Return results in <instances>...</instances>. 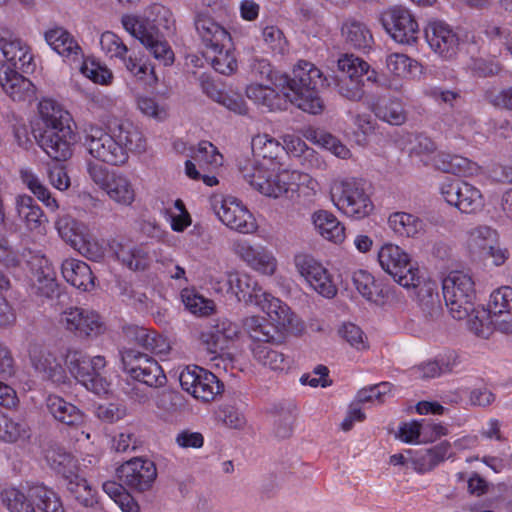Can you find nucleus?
Returning <instances> with one entry per match:
<instances>
[{"mask_svg": "<svg viewBox=\"0 0 512 512\" xmlns=\"http://www.w3.org/2000/svg\"><path fill=\"white\" fill-rule=\"evenodd\" d=\"M82 144L96 160L119 166L127 162L130 152L145 151L146 144L139 128L129 120H119L108 127L88 124L82 131Z\"/></svg>", "mask_w": 512, "mask_h": 512, "instance_id": "1", "label": "nucleus"}, {"mask_svg": "<svg viewBox=\"0 0 512 512\" xmlns=\"http://www.w3.org/2000/svg\"><path fill=\"white\" fill-rule=\"evenodd\" d=\"M43 127L33 130V137L47 155L56 161H65L71 154L75 135L70 126V115L51 99L38 105Z\"/></svg>", "mask_w": 512, "mask_h": 512, "instance_id": "2", "label": "nucleus"}, {"mask_svg": "<svg viewBox=\"0 0 512 512\" xmlns=\"http://www.w3.org/2000/svg\"><path fill=\"white\" fill-rule=\"evenodd\" d=\"M442 290L451 316L456 320L468 318L470 330L479 337H487L488 315L484 309L475 308L476 292L472 277L461 271H452L443 279Z\"/></svg>", "mask_w": 512, "mask_h": 512, "instance_id": "3", "label": "nucleus"}, {"mask_svg": "<svg viewBox=\"0 0 512 512\" xmlns=\"http://www.w3.org/2000/svg\"><path fill=\"white\" fill-rule=\"evenodd\" d=\"M322 72L313 63L299 60L292 70V75L279 76L276 87L281 89L284 97L292 104L309 114H320L324 102L317 91V84L322 80Z\"/></svg>", "mask_w": 512, "mask_h": 512, "instance_id": "4", "label": "nucleus"}, {"mask_svg": "<svg viewBox=\"0 0 512 512\" xmlns=\"http://www.w3.org/2000/svg\"><path fill=\"white\" fill-rule=\"evenodd\" d=\"M337 67L341 75L325 77L327 86L333 87L343 98L358 102L364 96L365 81L376 82L377 73L370 70L367 62L355 57L353 54H344L337 61Z\"/></svg>", "mask_w": 512, "mask_h": 512, "instance_id": "5", "label": "nucleus"}, {"mask_svg": "<svg viewBox=\"0 0 512 512\" xmlns=\"http://www.w3.org/2000/svg\"><path fill=\"white\" fill-rule=\"evenodd\" d=\"M1 498L9 512H64L58 495L40 484L30 486L26 493L16 488L5 489Z\"/></svg>", "mask_w": 512, "mask_h": 512, "instance_id": "6", "label": "nucleus"}, {"mask_svg": "<svg viewBox=\"0 0 512 512\" xmlns=\"http://www.w3.org/2000/svg\"><path fill=\"white\" fill-rule=\"evenodd\" d=\"M365 183L362 179L345 178L336 180L330 187L333 204L345 215L361 219L373 210V203L365 192Z\"/></svg>", "mask_w": 512, "mask_h": 512, "instance_id": "7", "label": "nucleus"}, {"mask_svg": "<svg viewBox=\"0 0 512 512\" xmlns=\"http://www.w3.org/2000/svg\"><path fill=\"white\" fill-rule=\"evenodd\" d=\"M65 365L69 373L87 390L98 395L107 393L109 383L102 376L106 366L103 356L90 357L80 350L68 349Z\"/></svg>", "mask_w": 512, "mask_h": 512, "instance_id": "8", "label": "nucleus"}, {"mask_svg": "<svg viewBox=\"0 0 512 512\" xmlns=\"http://www.w3.org/2000/svg\"><path fill=\"white\" fill-rule=\"evenodd\" d=\"M122 25L156 60L164 66L173 64L174 52L153 21L127 15L122 18Z\"/></svg>", "mask_w": 512, "mask_h": 512, "instance_id": "9", "label": "nucleus"}, {"mask_svg": "<svg viewBox=\"0 0 512 512\" xmlns=\"http://www.w3.org/2000/svg\"><path fill=\"white\" fill-rule=\"evenodd\" d=\"M378 261L382 269L404 288L409 289L419 281L418 268L411 263L409 255L397 245H383L378 252Z\"/></svg>", "mask_w": 512, "mask_h": 512, "instance_id": "10", "label": "nucleus"}, {"mask_svg": "<svg viewBox=\"0 0 512 512\" xmlns=\"http://www.w3.org/2000/svg\"><path fill=\"white\" fill-rule=\"evenodd\" d=\"M124 370L134 380L149 387H163L167 378L158 362L145 353L134 349H125L121 352Z\"/></svg>", "mask_w": 512, "mask_h": 512, "instance_id": "11", "label": "nucleus"}, {"mask_svg": "<svg viewBox=\"0 0 512 512\" xmlns=\"http://www.w3.org/2000/svg\"><path fill=\"white\" fill-rule=\"evenodd\" d=\"M180 385L203 402L214 400L223 391V384L212 372L197 365L186 366L179 375Z\"/></svg>", "mask_w": 512, "mask_h": 512, "instance_id": "12", "label": "nucleus"}, {"mask_svg": "<svg viewBox=\"0 0 512 512\" xmlns=\"http://www.w3.org/2000/svg\"><path fill=\"white\" fill-rule=\"evenodd\" d=\"M380 22L395 42L403 45H412L417 42L419 26L406 8L401 6L388 8L381 13Z\"/></svg>", "mask_w": 512, "mask_h": 512, "instance_id": "13", "label": "nucleus"}, {"mask_svg": "<svg viewBox=\"0 0 512 512\" xmlns=\"http://www.w3.org/2000/svg\"><path fill=\"white\" fill-rule=\"evenodd\" d=\"M440 193L448 204L463 213H474L483 206L480 190L459 179H445L440 185Z\"/></svg>", "mask_w": 512, "mask_h": 512, "instance_id": "14", "label": "nucleus"}, {"mask_svg": "<svg viewBox=\"0 0 512 512\" xmlns=\"http://www.w3.org/2000/svg\"><path fill=\"white\" fill-rule=\"evenodd\" d=\"M294 264L299 274L318 294L329 299L336 296L337 287L331 275L313 256L305 253L296 254Z\"/></svg>", "mask_w": 512, "mask_h": 512, "instance_id": "15", "label": "nucleus"}, {"mask_svg": "<svg viewBox=\"0 0 512 512\" xmlns=\"http://www.w3.org/2000/svg\"><path fill=\"white\" fill-rule=\"evenodd\" d=\"M117 476L128 489L144 492L152 487L157 477V469L153 461L135 457L117 469Z\"/></svg>", "mask_w": 512, "mask_h": 512, "instance_id": "16", "label": "nucleus"}, {"mask_svg": "<svg viewBox=\"0 0 512 512\" xmlns=\"http://www.w3.org/2000/svg\"><path fill=\"white\" fill-rule=\"evenodd\" d=\"M60 322L80 338H94L105 331L101 317L94 311L81 307H70L61 314Z\"/></svg>", "mask_w": 512, "mask_h": 512, "instance_id": "17", "label": "nucleus"}, {"mask_svg": "<svg viewBox=\"0 0 512 512\" xmlns=\"http://www.w3.org/2000/svg\"><path fill=\"white\" fill-rule=\"evenodd\" d=\"M238 334V327L228 319H216L201 328L198 340L204 349L212 355L221 354L230 340Z\"/></svg>", "mask_w": 512, "mask_h": 512, "instance_id": "18", "label": "nucleus"}, {"mask_svg": "<svg viewBox=\"0 0 512 512\" xmlns=\"http://www.w3.org/2000/svg\"><path fill=\"white\" fill-rule=\"evenodd\" d=\"M425 38L430 48L445 60L453 59L459 50L458 34L443 21H431L425 28Z\"/></svg>", "mask_w": 512, "mask_h": 512, "instance_id": "19", "label": "nucleus"}, {"mask_svg": "<svg viewBox=\"0 0 512 512\" xmlns=\"http://www.w3.org/2000/svg\"><path fill=\"white\" fill-rule=\"evenodd\" d=\"M219 220L232 230L243 234L252 233L257 226L253 215L236 198L227 197L214 205Z\"/></svg>", "mask_w": 512, "mask_h": 512, "instance_id": "20", "label": "nucleus"}, {"mask_svg": "<svg viewBox=\"0 0 512 512\" xmlns=\"http://www.w3.org/2000/svg\"><path fill=\"white\" fill-rule=\"evenodd\" d=\"M488 307L490 323L503 333H512V288L502 286L494 290Z\"/></svg>", "mask_w": 512, "mask_h": 512, "instance_id": "21", "label": "nucleus"}, {"mask_svg": "<svg viewBox=\"0 0 512 512\" xmlns=\"http://www.w3.org/2000/svg\"><path fill=\"white\" fill-rule=\"evenodd\" d=\"M17 70L9 64H0V86L13 101L30 102L35 98V86Z\"/></svg>", "mask_w": 512, "mask_h": 512, "instance_id": "22", "label": "nucleus"}, {"mask_svg": "<svg viewBox=\"0 0 512 512\" xmlns=\"http://www.w3.org/2000/svg\"><path fill=\"white\" fill-rule=\"evenodd\" d=\"M0 49L7 62L13 69L21 70L25 73L33 71V55L30 47L20 38L15 37L9 32L0 34Z\"/></svg>", "mask_w": 512, "mask_h": 512, "instance_id": "23", "label": "nucleus"}, {"mask_svg": "<svg viewBox=\"0 0 512 512\" xmlns=\"http://www.w3.org/2000/svg\"><path fill=\"white\" fill-rule=\"evenodd\" d=\"M44 39L65 60L79 63L83 58L82 48L74 36L62 26H54L45 31Z\"/></svg>", "mask_w": 512, "mask_h": 512, "instance_id": "24", "label": "nucleus"}, {"mask_svg": "<svg viewBox=\"0 0 512 512\" xmlns=\"http://www.w3.org/2000/svg\"><path fill=\"white\" fill-rule=\"evenodd\" d=\"M30 359L33 368L44 380H49L55 384L66 382V369L52 352L46 349L33 348L30 351Z\"/></svg>", "mask_w": 512, "mask_h": 512, "instance_id": "25", "label": "nucleus"}, {"mask_svg": "<svg viewBox=\"0 0 512 512\" xmlns=\"http://www.w3.org/2000/svg\"><path fill=\"white\" fill-rule=\"evenodd\" d=\"M243 327L252 344H281L284 340V330L260 316L245 318Z\"/></svg>", "mask_w": 512, "mask_h": 512, "instance_id": "26", "label": "nucleus"}, {"mask_svg": "<svg viewBox=\"0 0 512 512\" xmlns=\"http://www.w3.org/2000/svg\"><path fill=\"white\" fill-rule=\"evenodd\" d=\"M229 290L235 294L238 301L245 304L258 305L266 292L258 282L245 273H229L227 275Z\"/></svg>", "mask_w": 512, "mask_h": 512, "instance_id": "27", "label": "nucleus"}, {"mask_svg": "<svg viewBox=\"0 0 512 512\" xmlns=\"http://www.w3.org/2000/svg\"><path fill=\"white\" fill-rule=\"evenodd\" d=\"M15 211L18 221L29 231L41 232L47 218L36 203L29 195H18L15 198Z\"/></svg>", "mask_w": 512, "mask_h": 512, "instance_id": "28", "label": "nucleus"}, {"mask_svg": "<svg viewBox=\"0 0 512 512\" xmlns=\"http://www.w3.org/2000/svg\"><path fill=\"white\" fill-rule=\"evenodd\" d=\"M352 281L357 291L368 301L383 304L390 296V288L377 281L366 270L359 269L352 274Z\"/></svg>", "mask_w": 512, "mask_h": 512, "instance_id": "29", "label": "nucleus"}, {"mask_svg": "<svg viewBox=\"0 0 512 512\" xmlns=\"http://www.w3.org/2000/svg\"><path fill=\"white\" fill-rule=\"evenodd\" d=\"M195 28L205 49L230 46L229 32L210 16L199 14L195 19Z\"/></svg>", "mask_w": 512, "mask_h": 512, "instance_id": "30", "label": "nucleus"}, {"mask_svg": "<svg viewBox=\"0 0 512 512\" xmlns=\"http://www.w3.org/2000/svg\"><path fill=\"white\" fill-rule=\"evenodd\" d=\"M114 254L118 261L132 271L145 270L151 259L147 250L131 242L115 241Z\"/></svg>", "mask_w": 512, "mask_h": 512, "instance_id": "31", "label": "nucleus"}, {"mask_svg": "<svg viewBox=\"0 0 512 512\" xmlns=\"http://www.w3.org/2000/svg\"><path fill=\"white\" fill-rule=\"evenodd\" d=\"M459 364L456 352L450 351L439 355L432 361L422 363L411 368V375L421 379L439 377L442 374L453 372Z\"/></svg>", "mask_w": 512, "mask_h": 512, "instance_id": "32", "label": "nucleus"}, {"mask_svg": "<svg viewBox=\"0 0 512 512\" xmlns=\"http://www.w3.org/2000/svg\"><path fill=\"white\" fill-rule=\"evenodd\" d=\"M345 43L356 50L367 52L372 48L374 39L367 25L354 18L346 19L341 26Z\"/></svg>", "mask_w": 512, "mask_h": 512, "instance_id": "33", "label": "nucleus"}, {"mask_svg": "<svg viewBox=\"0 0 512 512\" xmlns=\"http://www.w3.org/2000/svg\"><path fill=\"white\" fill-rule=\"evenodd\" d=\"M46 405L54 419L62 424L67 426H79L84 423V413L77 406L60 396H48Z\"/></svg>", "mask_w": 512, "mask_h": 512, "instance_id": "34", "label": "nucleus"}, {"mask_svg": "<svg viewBox=\"0 0 512 512\" xmlns=\"http://www.w3.org/2000/svg\"><path fill=\"white\" fill-rule=\"evenodd\" d=\"M61 272L64 279L72 286L88 291L94 286L92 270L85 262L70 258L62 262Z\"/></svg>", "mask_w": 512, "mask_h": 512, "instance_id": "35", "label": "nucleus"}, {"mask_svg": "<svg viewBox=\"0 0 512 512\" xmlns=\"http://www.w3.org/2000/svg\"><path fill=\"white\" fill-rule=\"evenodd\" d=\"M315 230L325 239L341 243L345 239V228L337 217L327 211L318 210L311 216Z\"/></svg>", "mask_w": 512, "mask_h": 512, "instance_id": "36", "label": "nucleus"}, {"mask_svg": "<svg viewBox=\"0 0 512 512\" xmlns=\"http://www.w3.org/2000/svg\"><path fill=\"white\" fill-rule=\"evenodd\" d=\"M415 286L410 288L417 289L416 298L421 310L426 316L434 319L441 314V301L438 293V286L435 281H416Z\"/></svg>", "mask_w": 512, "mask_h": 512, "instance_id": "37", "label": "nucleus"}, {"mask_svg": "<svg viewBox=\"0 0 512 512\" xmlns=\"http://www.w3.org/2000/svg\"><path fill=\"white\" fill-rule=\"evenodd\" d=\"M270 83H252L246 88V96L256 104L266 107L269 111L281 110L286 98L281 96Z\"/></svg>", "mask_w": 512, "mask_h": 512, "instance_id": "38", "label": "nucleus"}, {"mask_svg": "<svg viewBox=\"0 0 512 512\" xmlns=\"http://www.w3.org/2000/svg\"><path fill=\"white\" fill-rule=\"evenodd\" d=\"M203 57L220 74L231 75L237 69V59L233 51L232 39H230V46L205 49Z\"/></svg>", "mask_w": 512, "mask_h": 512, "instance_id": "39", "label": "nucleus"}, {"mask_svg": "<svg viewBox=\"0 0 512 512\" xmlns=\"http://www.w3.org/2000/svg\"><path fill=\"white\" fill-rule=\"evenodd\" d=\"M451 457V445L443 441L431 448L421 450L413 458L416 471L425 473L433 470L438 464Z\"/></svg>", "mask_w": 512, "mask_h": 512, "instance_id": "40", "label": "nucleus"}, {"mask_svg": "<svg viewBox=\"0 0 512 512\" xmlns=\"http://www.w3.org/2000/svg\"><path fill=\"white\" fill-rule=\"evenodd\" d=\"M369 106L377 118L391 125H401L406 120L404 107L398 99L380 97Z\"/></svg>", "mask_w": 512, "mask_h": 512, "instance_id": "41", "label": "nucleus"}, {"mask_svg": "<svg viewBox=\"0 0 512 512\" xmlns=\"http://www.w3.org/2000/svg\"><path fill=\"white\" fill-rule=\"evenodd\" d=\"M257 306L269 316L274 325L279 326L283 330H286L293 322V313L290 308L270 293L266 292Z\"/></svg>", "mask_w": 512, "mask_h": 512, "instance_id": "42", "label": "nucleus"}, {"mask_svg": "<svg viewBox=\"0 0 512 512\" xmlns=\"http://www.w3.org/2000/svg\"><path fill=\"white\" fill-rule=\"evenodd\" d=\"M63 484L70 495L84 507H93L97 503L96 492L77 471L63 478Z\"/></svg>", "mask_w": 512, "mask_h": 512, "instance_id": "43", "label": "nucleus"}, {"mask_svg": "<svg viewBox=\"0 0 512 512\" xmlns=\"http://www.w3.org/2000/svg\"><path fill=\"white\" fill-rule=\"evenodd\" d=\"M240 172L244 180L261 194H275L268 183L271 169L265 163L256 165L255 162L247 161L244 166H240Z\"/></svg>", "mask_w": 512, "mask_h": 512, "instance_id": "44", "label": "nucleus"}, {"mask_svg": "<svg viewBox=\"0 0 512 512\" xmlns=\"http://www.w3.org/2000/svg\"><path fill=\"white\" fill-rule=\"evenodd\" d=\"M432 165L445 173L451 174H472L475 164L465 157L438 152L432 158Z\"/></svg>", "mask_w": 512, "mask_h": 512, "instance_id": "45", "label": "nucleus"}, {"mask_svg": "<svg viewBox=\"0 0 512 512\" xmlns=\"http://www.w3.org/2000/svg\"><path fill=\"white\" fill-rule=\"evenodd\" d=\"M388 225L399 236L416 237L424 231V222L419 217L405 212L391 214Z\"/></svg>", "mask_w": 512, "mask_h": 512, "instance_id": "46", "label": "nucleus"}, {"mask_svg": "<svg viewBox=\"0 0 512 512\" xmlns=\"http://www.w3.org/2000/svg\"><path fill=\"white\" fill-rule=\"evenodd\" d=\"M114 202L129 206L135 199V191L130 180L122 174H112L110 183L104 190Z\"/></svg>", "mask_w": 512, "mask_h": 512, "instance_id": "47", "label": "nucleus"}, {"mask_svg": "<svg viewBox=\"0 0 512 512\" xmlns=\"http://www.w3.org/2000/svg\"><path fill=\"white\" fill-rule=\"evenodd\" d=\"M497 243L498 233L489 226H478L469 231L467 246L473 254L481 257L489 248L492 249V245Z\"/></svg>", "mask_w": 512, "mask_h": 512, "instance_id": "48", "label": "nucleus"}, {"mask_svg": "<svg viewBox=\"0 0 512 512\" xmlns=\"http://www.w3.org/2000/svg\"><path fill=\"white\" fill-rule=\"evenodd\" d=\"M253 358L261 365L271 370L283 371L289 368V360L281 352H278L265 344H251Z\"/></svg>", "mask_w": 512, "mask_h": 512, "instance_id": "49", "label": "nucleus"}, {"mask_svg": "<svg viewBox=\"0 0 512 512\" xmlns=\"http://www.w3.org/2000/svg\"><path fill=\"white\" fill-rule=\"evenodd\" d=\"M20 177L27 188L49 209H58L57 200L51 195L48 188L41 182L37 175L29 169H22Z\"/></svg>", "mask_w": 512, "mask_h": 512, "instance_id": "50", "label": "nucleus"}, {"mask_svg": "<svg viewBox=\"0 0 512 512\" xmlns=\"http://www.w3.org/2000/svg\"><path fill=\"white\" fill-rule=\"evenodd\" d=\"M191 158L203 171L221 166L223 160L217 148L208 141L200 142L197 148L192 150Z\"/></svg>", "mask_w": 512, "mask_h": 512, "instance_id": "51", "label": "nucleus"}, {"mask_svg": "<svg viewBox=\"0 0 512 512\" xmlns=\"http://www.w3.org/2000/svg\"><path fill=\"white\" fill-rule=\"evenodd\" d=\"M251 147L255 156L268 160L271 165L272 161L284 151V147L268 134L255 136L252 139Z\"/></svg>", "mask_w": 512, "mask_h": 512, "instance_id": "52", "label": "nucleus"}, {"mask_svg": "<svg viewBox=\"0 0 512 512\" xmlns=\"http://www.w3.org/2000/svg\"><path fill=\"white\" fill-rule=\"evenodd\" d=\"M46 460L50 467L62 476V479L76 472L74 458L60 447L48 449Z\"/></svg>", "mask_w": 512, "mask_h": 512, "instance_id": "53", "label": "nucleus"}, {"mask_svg": "<svg viewBox=\"0 0 512 512\" xmlns=\"http://www.w3.org/2000/svg\"><path fill=\"white\" fill-rule=\"evenodd\" d=\"M55 227L60 237L71 246H73L78 238L87 230V227L78 222L70 215H62L55 222Z\"/></svg>", "mask_w": 512, "mask_h": 512, "instance_id": "54", "label": "nucleus"}, {"mask_svg": "<svg viewBox=\"0 0 512 512\" xmlns=\"http://www.w3.org/2000/svg\"><path fill=\"white\" fill-rule=\"evenodd\" d=\"M120 60L123 62L126 70L138 80L150 86L157 83L158 79L153 66L147 65L132 56L127 57L125 55L123 58H120Z\"/></svg>", "mask_w": 512, "mask_h": 512, "instance_id": "55", "label": "nucleus"}, {"mask_svg": "<svg viewBox=\"0 0 512 512\" xmlns=\"http://www.w3.org/2000/svg\"><path fill=\"white\" fill-rule=\"evenodd\" d=\"M295 177L296 174L288 170H281L278 172L271 170L268 183L275 194H265V196L278 198L286 194L289 190H293Z\"/></svg>", "mask_w": 512, "mask_h": 512, "instance_id": "56", "label": "nucleus"}, {"mask_svg": "<svg viewBox=\"0 0 512 512\" xmlns=\"http://www.w3.org/2000/svg\"><path fill=\"white\" fill-rule=\"evenodd\" d=\"M386 66L392 74L405 77L417 70L419 64L405 54L392 53L386 58Z\"/></svg>", "mask_w": 512, "mask_h": 512, "instance_id": "57", "label": "nucleus"}, {"mask_svg": "<svg viewBox=\"0 0 512 512\" xmlns=\"http://www.w3.org/2000/svg\"><path fill=\"white\" fill-rule=\"evenodd\" d=\"M72 247L84 257L93 261L100 260L104 255V249L102 245L98 242L97 239L88 233V230H86L82 236L78 238L77 242Z\"/></svg>", "mask_w": 512, "mask_h": 512, "instance_id": "58", "label": "nucleus"}, {"mask_svg": "<svg viewBox=\"0 0 512 512\" xmlns=\"http://www.w3.org/2000/svg\"><path fill=\"white\" fill-rule=\"evenodd\" d=\"M181 299L185 307L193 314L207 315L212 310L213 301L204 298L193 289H183Z\"/></svg>", "mask_w": 512, "mask_h": 512, "instance_id": "59", "label": "nucleus"}, {"mask_svg": "<svg viewBox=\"0 0 512 512\" xmlns=\"http://www.w3.org/2000/svg\"><path fill=\"white\" fill-rule=\"evenodd\" d=\"M33 293L44 298H53L57 294L58 284L51 271L37 272V278L32 286Z\"/></svg>", "mask_w": 512, "mask_h": 512, "instance_id": "60", "label": "nucleus"}, {"mask_svg": "<svg viewBox=\"0 0 512 512\" xmlns=\"http://www.w3.org/2000/svg\"><path fill=\"white\" fill-rule=\"evenodd\" d=\"M100 45L102 50L110 58H123L128 53V47L122 39L111 31H106L101 35Z\"/></svg>", "mask_w": 512, "mask_h": 512, "instance_id": "61", "label": "nucleus"}, {"mask_svg": "<svg viewBox=\"0 0 512 512\" xmlns=\"http://www.w3.org/2000/svg\"><path fill=\"white\" fill-rule=\"evenodd\" d=\"M81 72L94 83L101 85L111 84L113 79L112 71L100 63L92 61L91 63L84 62L81 65Z\"/></svg>", "mask_w": 512, "mask_h": 512, "instance_id": "62", "label": "nucleus"}, {"mask_svg": "<svg viewBox=\"0 0 512 512\" xmlns=\"http://www.w3.org/2000/svg\"><path fill=\"white\" fill-rule=\"evenodd\" d=\"M341 337L357 350H364L368 347L363 331L353 323H345L339 329Z\"/></svg>", "mask_w": 512, "mask_h": 512, "instance_id": "63", "label": "nucleus"}, {"mask_svg": "<svg viewBox=\"0 0 512 512\" xmlns=\"http://www.w3.org/2000/svg\"><path fill=\"white\" fill-rule=\"evenodd\" d=\"M391 384L382 382L368 388H363L357 393V400L360 403H367L377 401L378 403L384 402L385 395L390 392Z\"/></svg>", "mask_w": 512, "mask_h": 512, "instance_id": "64", "label": "nucleus"}]
</instances>
